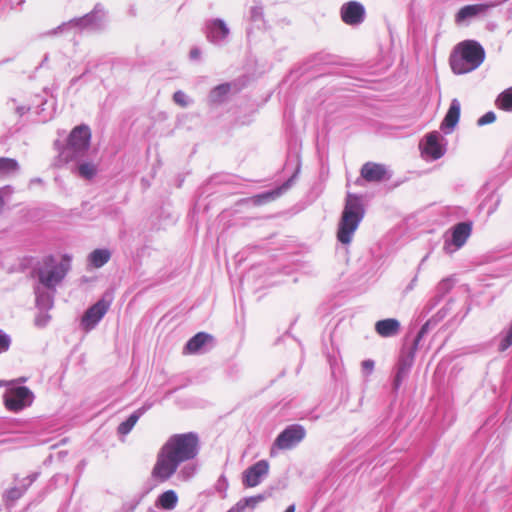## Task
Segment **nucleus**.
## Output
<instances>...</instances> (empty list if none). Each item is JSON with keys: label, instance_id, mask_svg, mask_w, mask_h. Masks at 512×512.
I'll use <instances>...</instances> for the list:
<instances>
[{"label": "nucleus", "instance_id": "nucleus-45", "mask_svg": "<svg viewBox=\"0 0 512 512\" xmlns=\"http://www.w3.org/2000/svg\"><path fill=\"white\" fill-rule=\"evenodd\" d=\"M395 382H396V383H395L396 387H398V386H399V383H400V376H399V374L397 375V377H396V381H395Z\"/></svg>", "mask_w": 512, "mask_h": 512}, {"label": "nucleus", "instance_id": "nucleus-6", "mask_svg": "<svg viewBox=\"0 0 512 512\" xmlns=\"http://www.w3.org/2000/svg\"><path fill=\"white\" fill-rule=\"evenodd\" d=\"M91 140V131L87 125L76 126L68 137L66 147L61 156L66 161L78 160L88 151Z\"/></svg>", "mask_w": 512, "mask_h": 512}, {"label": "nucleus", "instance_id": "nucleus-26", "mask_svg": "<svg viewBox=\"0 0 512 512\" xmlns=\"http://www.w3.org/2000/svg\"><path fill=\"white\" fill-rule=\"evenodd\" d=\"M110 257L109 250L96 249L89 255V261L94 267L100 268L110 260Z\"/></svg>", "mask_w": 512, "mask_h": 512}, {"label": "nucleus", "instance_id": "nucleus-2", "mask_svg": "<svg viewBox=\"0 0 512 512\" xmlns=\"http://www.w3.org/2000/svg\"><path fill=\"white\" fill-rule=\"evenodd\" d=\"M485 59L483 47L476 41L467 40L458 44L450 57L454 73L465 74L477 69Z\"/></svg>", "mask_w": 512, "mask_h": 512}, {"label": "nucleus", "instance_id": "nucleus-25", "mask_svg": "<svg viewBox=\"0 0 512 512\" xmlns=\"http://www.w3.org/2000/svg\"><path fill=\"white\" fill-rule=\"evenodd\" d=\"M263 5L260 1L254 0L253 5L249 8L248 20L252 22L255 26L260 28L264 26V11Z\"/></svg>", "mask_w": 512, "mask_h": 512}, {"label": "nucleus", "instance_id": "nucleus-4", "mask_svg": "<svg viewBox=\"0 0 512 512\" xmlns=\"http://www.w3.org/2000/svg\"><path fill=\"white\" fill-rule=\"evenodd\" d=\"M70 269V259L64 257L58 261L52 256L45 257L35 269L38 284L48 290H56Z\"/></svg>", "mask_w": 512, "mask_h": 512}, {"label": "nucleus", "instance_id": "nucleus-30", "mask_svg": "<svg viewBox=\"0 0 512 512\" xmlns=\"http://www.w3.org/2000/svg\"><path fill=\"white\" fill-rule=\"evenodd\" d=\"M497 105L503 110L512 111V88L505 90L499 95Z\"/></svg>", "mask_w": 512, "mask_h": 512}, {"label": "nucleus", "instance_id": "nucleus-23", "mask_svg": "<svg viewBox=\"0 0 512 512\" xmlns=\"http://www.w3.org/2000/svg\"><path fill=\"white\" fill-rule=\"evenodd\" d=\"M178 504V495L174 490H167L160 494L156 506L165 510H173Z\"/></svg>", "mask_w": 512, "mask_h": 512}, {"label": "nucleus", "instance_id": "nucleus-20", "mask_svg": "<svg viewBox=\"0 0 512 512\" xmlns=\"http://www.w3.org/2000/svg\"><path fill=\"white\" fill-rule=\"evenodd\" d=\"M36 478H37L36 473L31 474V475L25 477L21 481V484L19 486H16V487H13V488L7 490L4 495V499H5L6 503H9V502L13 503L16 500H18L19 498H21L22 495L27 491L29 486L36 480Z\"/></svg>", "mask_w": 512, "mask_h": 512}, {"label": "nucleus", "instance_id": "nucleus-3", "mask_svg": "<svg viewBox=\"0 0 512 512\" xmlns=\"http://www.w3.org/2000/svg\"><path fill=\"white\" fill-rule=\"evenodd\" d=\"M364 217L361 199L351 193L347 194L346 203L339 222L337 238L342 244H349Z\"/></svg>", "mask_w": 512, "mask_h": 512}, {"label": "nucleus", "instance_id": "nucleus-19", "mask_svg": "<svg viewBox=\"0 0 512 512\" xmlns=\"http://www.w3.org/2000/svg\"><path fill=\"white\" fill-rule=\"evenodd\" d=\"M36 296V305L39 310L48 311L54 305L55 290H48L43 286L36 285L34 287Z\"/></svg>", "mask_w": 512, "mask_h": 512}, {"label": "nucleus", "instance_id": "nucleus-29", "mask_svg": "<svg viewBox=\"0 0 512 512\" xmlns=\"http://www.w3.org/2000/svg\"><path fill=\"white\" fill-rule=\"evenodd\" d=\"M78 174L85 179H92L97 173V166L91 162H82L78 165Z\"/></svg>", "mask_w": 512, "mask_h": 512}, {"label": "nucleus", "instance_id": "nucleus-33", "mask_svg": "<svg viewBox=\"0 0 512 512\" xmlns=\"http://www.w3.org/2000/svg\"><path fill=\"white\" fill-rule=\"evenodd\" d=\"M295 176H292L290 179H288L281 187H279L277 190L273 191V192H269V193H266L265 195H263V197L265 198H268V199H273L279 195H281L283 192H285L286 190H288L291 185H292V182L294 180Z\"/></svg>", "mask_w": 512, "mask_h": 512}, {"label": "nucleus", "instance_id": "nucleus-10", "mask_svg": "<svg viewBox=\"0 0 512 512\" xmlns=\"http://www.w3.org/2000/svg\"><path fill=\"white\" fill-rule=\"evenodd\" d=\"M203 32L206 39L217 46L227 43L230 29L226 22L220 18L208 19L204 23Z\"/></svg>", "mask_w": 512, "mask_h": 512}, {"label": "nucleus", "instance_id": "nucleus-38", "mask_svg": "<svg viewBox=\"0 0 512 512\" xmlns=\"http://www.w3.org/2000/svg\"><path fill=\"white\" fill-rule=\"evenodd\" d=\"M374 365H375V363L373 360H371V359L364 360L361 364L362 372L365 375H370L374 370Z\"/></svg>", "mask_w": 512, "mask_h": 512}, {"label": "nucleus", "instance_id": "nucleus-46", "mask_svg": "<svg viewBox=\"0 0 512 512\" xmlns=\"http://www.w3.org/2000/svg\"><path fill=\"white\" fill-rule=\"evenodd\" d=\"M3 204H4L3 198L0 196V208L3 206Z\"/></svg>", "mask_w": 512, "mask_h": 512}, {"label": "nucleus", "instance_id": "nucleus-43", "mask_svg": "<svg viewBox=\"0 0 512 512\" xmlns=\"http://www.w3.org/2000/svg\"><path fill=\"white\" fill-rule=\"evenodd\" d=\"M295 504H291L287 507L285 512H295Z\"/></svg>", "mask_w": 512, "mask_h": 512}, {"label": "nucleus", "instance_id": "nucleus-17", "mask_svg": "<svg viewBox=\"0 0 512 512\" xmlns=\"http://www.w3.org/2000/svg\"><path fill=\"white\" fill-rule=\"evenodd\" d=\"M460 110V102L458 101V99H453L440 126L441 130L445 134H450L456 127L460 118Z\"/></svg>", "mask_w": 512, "mask_h": 512}, {"label": "nucleus", "instance_id": "nucleus-18", "mask_svg": "<svg viewBox=\"0 0 512 512\" xmlns=\"http://www.w3.org/2000/svg\"><path fill=\"white\" fill-rule=\"evenodd\" d=\"M153 402L146 401L140 408L134 411L125 421L119 424L117 432L120 435H127L136 425L139 418L152 408Z\"/></svg>", "mask_w": 512, "mask_h": 512}, {"label": "nucleus", "instance_id": "nucleus-12", "mask_svg": "<svg viewBox=\"0 0 512 512\" xmlns=\"http://www.w3.org/2000/svg\"><path fill=\"white\" fill-rule=\"evenodd\" d=\"M422 154L426 159L437 160L446 152V143L443 136L433 131L428 133L425 140L420 144Z\"/></svg>", "mask_w": 512, "mask_h": 512}, {"label": "nucleus", "instance_id": "nucleus-42", "mask_svg": "<svg viewBox=\"0 0 512 512\" xmlns=\"http://www.w3.org/2000/svg\"><path fill=\"white\" fill-rule=\"evenodd\" d=\"M28 110H29V109H28V108H26V107H24V106H22V107H18V108H17V112H18L20 115L25 114Z\"/></svg>", "mask_w": 512, "mask_h": 512}, {"label": "nucleus", "instance_id": "nucleus-35", "mask_svg": "<svg viewBox=\"0 0 512 512\" xmlns=\"http://www.w3.org/2000/svg\"><path fill=\"white\" fill-rule=\"evenodd\" d=\"M48 311L40 310L38 315L35 318V325L38 327H45L50 321V315L47 313Z\"/></svg>", "mask_w": 512, "mask_h": 512}, {"label": "nucleus", "instance_id": "nucleus-28", "mask_svg": "<svg viewBox=\"0 0 512 512\" xmlns=\"http://www.w3.org/2000/svg\"><path fill=\"white\" fill-rule=\"evenodd\" d=\"M18 169L19 165L15 159L0 157V177L16 173Z\"/></svg>", "mask_w": 512, "mask_h": 512}, {"label": "nucleus", "instance_id": "nucleus-11", "mask_svg": "<svg viewBox=\"0 0 512 512\" xmlns=\"http://www.w3.org/2000/svg\"><path fill=\"white\" fill-rule=\"evenodd\" d=\"M111 305V300L102 298L89 307L81 319V327L86 332L93 330L105 316Z\"/></svg>", "mask_w": 512, "mask_h": 512}, {"label": "nucleus", "instance_id": "nucleus-15", "mask_svg": "<svg viewBox=\"0 0 512 512\" xmlns=\"http://www.w3.org/2000/svg\"><path fill=\"white\" fill-rule=\"evenodd\" d=\"M361 177L368 182L389 180L391 173L383 164L367 162L361 168Z\"/></svg>", "mask_w": 512, "mask_h": 512}, {"label": "nucleus", "instance_id": "nucleus-37", "mask_svg": "<svg viewBox=\"0 0 512 512\" xmlns=\"http://www.w3.org/2000/svg\"><path fill=\"white\" fill-rule=\"evenodd\" d=\"M495 120H496L495 113L493 111H489L477 120V125L484 126V125L493 123Z\"/></svg>", "mask_w": 512, "mask_h": 512}, {"label": "nucleus", "instance_id": "nucleus-34", "mask_svg": "<svg viewBox=\"0 0 512 512\" xmlns=\"http://www.w3.org/2000/svg\"><path fill=\"white\" fill-rule=\"evenodd\" d=\"M173 100L181 107H187L191 103V100L188 98V96L181 90L174 93Z\"/></svg>", "mask_w": 512, "mask_h": 512}, {"label": "nucleus", "instance_id": "nucleus-36", "mask_svg": "<svg viewBox=\"0 0 512 512\" xmlns=\"http://www.w3.org/2000/svg\"><path fill=\"white\" fill-rule=\"evenodd\" d=\"M11 345V338L8 334L0 330V354L8 351Z\"/></svg>", "mask_w": 512, "mask_h": 512}, {"label": "nucleus", "instance_id": "nucleus-5", "mask_svg": "<svg viewBox=\"0 0 512 512\" xmlns=\"http://www.w3.org/2000/svg\"><path fill=\"white\" fill-rule=\"evenodd\" d=\"M106 12L101 4H96L94 9L82 17L73 18L67 22H63L50 34H63V33H81L85 30H97L103 27L105 23Z\"/></svg>", "mask_w": 512, "mask_h": 512}, {"label": "nucleus", "instance_id": "nucleus-22", "mask_svg": "<svg viewBox=\"0 0 512 512\" xmlns=\"http://www.w3.org/2000/svg\"><path fill=\"white\" fill-rule=\"evenodd\" d=\"M212 341L213 337L211 335L204 332H199L187 342L185 349L189 353H199L204 350L206 344Z\"/></svg>", "mask_w": 512, "mask_h": 512}, {"label": "nucleus", "instance_id": "nucleus-9", "mask_svg": "<svg viewBox=\"0 0 512 512\" xmlns=\"http://www.w3.org/2000/svg\"><path fill=\"white\" fill-rule=\"evenodd\" d=\"M472 232V224L470 222H460L453 226L450 235H445L443 251L446 254H453L466 243Z\"/></svg>", "mask_w": 512, "mask_h": 512}, {"label": "nucleus", "instance_id": "nucleus-13", "mask_svg": "<svg viewBox=\"0 0 512 512\" xmlns=\"http://www.w3.org/2000/svg\"><path fill=\"white\" fill-rule=\"evenodd\" d=\"M269 468L267 460H259L243 472V485L245 487L258 486L268 476Z\"/></svg>", "mask_w": 512, "mask_h": 512}, {"label": "nucleus", "instance_id": "nucleus-7", "mask_svg": "<svg viewBox=\"0 0 512 512\" xmlns=\"http://www.w3.org/2000/svg\"><path fill=\"white\" fill-rule=\"evenodd\" d=\"M305 429L298 424H293L285 428L275 439L270 455L275 456L277 450H288L298 445L305 437Z\"/></svg>", "mask_w": 512, "mask_h": 512}, {"label": "nucleus", "instance_id": "nucleus-47", "mask_svg": "<svg viewBox=\"0 0 512 512\" xmlns=\"http://www.w3.org/2000/svg\"><path fill=\"white\" fill-rule=\"evenodd\" d=\"M492 197H496V203H498V202H499V198H498V196H497V195L492 194Z\"/></svg>", "mask_w": 512, "mask_h": 512}, {"label": "nucleus", "instance_id": "nucleus-14", "mask_svg": "<svg viewBox=\"0 0 512 512\" xmlns=\"http://www.w3.org/2000/svg\"><path fill=\"white\" fill-rule=\"evenodd\" d=\"M342 21L350 26L361 24L365 19V8L357 1H350L342 5L340 9Z\"/></svg>", "mask_w": 512, "mask_h": 512}, {"label": "nucleus", "instance_id": "nucleus-44", "mask_svg": "<svg viewBox=\"0 0 512 512\" xmlns=\"http://www.w3.org/2000/svg\"><path fill=\"white\" fill-rule=\"evenodd\" d=\"M78 80H79V77L72 78L71 81H70V85L71 86L74 85Z\"/></svg>", "mask_w": 512, "mask_h": 512}, {"label": "nucleus", "instance_id": "nucleus-24", "mask_svg": "<svg viewBox=\"0 0 512 512\" xmlns=\"http://www.w3.org/2000/svg\"><path fill=\"white\" fill-rule=\"evenodd\" d=\"M199 465L193 460L182 463L177 469V477L182 481H189L198 472Z\"/></svg>", "mask_w": 512, "mask_h": 512}, {"label": "nucleus", "instance_id": "nucleus-1", "mask_svg": "<svg viewBox=\"0 0 512 512\" xmlns=\"http://www.w3.org/2000/svg\"><path fill=\"white\" fill-rule=\"evenodd\" d=\"M200 451V440L195 432L174 434L162 445L156 456L151 477L158 483L168 481L182 463L194 460Z\"/></svg>", "mask_w": 512, "mask_h": 512}, {"label": "nucleus", "instance_id": "nucleus-40", "mask_svg": "<svg viewBox=\"0 0 512 512\" xmlns=\"http://www.w3.org/2000/svg\"><path fill=\"white\" fill-rule=\"evenodd\" d=\"M201 50L198 47H193L190 50L189 57L191 60H199L201 58Z\"/></svg>", "mask_w": 512, "mask_h": 512}, {"label": "nucleus", "instance_id": "nucleus-31", "mask_svg": "<svg viewBox=\"0 0 512 512\" xmlns=\"http://www.w3.org/2000/svg\"><path fill=\"white\" fill-rule=\"evenodd\" d=\"M453 286L454 280L451 277L442 279L436 287V292L440 297H443L452 289Z\"/></svg>", "mask_w": 512, "mask_h": 512}, {"label": "nucleus", "instance_id": "nucleus-8", "mask_svg": "<svg viewBox=\"0 0 512 512\" xmlns=\"http://www.w3.org/2000/svg\"><path fill=\"white\" fill-rule=\"evenodd\" d=\"M33 392L25 386L11 387L4 394V404L12 412H19L32 405Z\"/></svg>", "mask_w": 512, "mask_h": 512}, {"label": "nucleus", "instance_id": "nucleus-27", "mask_svg": "<svg viewBox=\"0 0 512 512\" xmlns=\"http://www.w3.org/2000/svg\"><path fill=\"white\" fill-rule=\"evenodd\" d=\"M230 84L224 83L216 86L214 89L211 90L209 94V100L212 103H221L225 100L226 96L228 95L230 91Z\"/></svg>", "mask_w": 512, "mask_h": 512}, {"label": "nucleus", "instance_id": "nucleus-16", "mask_svg": "<svg viewBox=\"0 0 512 512\" xmlns=\"http://www.w3.org/2000/svg\"><path fill=\"white\" fill-rule=\"evenodd\" d=\"M490 8L488 4H473L462 7L455 15V23L457 25L464 24L470 20L476 18L479 15H483Z\"/></svg>", "mask_w": 512, "mask_h": 512}, {"label": "nucleus", "instance_id": "nucleus-21", "mask_svg": "<svg viewBox=\"0 0 512 512\" xmlns=\"http://www.w3.org/2000/svg\"><path fill=\"white\" fill-rule=\"evenodd\" d=\"M375 330L381 337H392L399 333L400 322L395 318H387L377 321Z\"/></svg>", "mask_w": 512, "mask_h": 512}, {"label": "nucleus", "instance_id": "nucleus-48", "mask_svg": "<svg viewBox=\"0 0 512 512\" xmlns=\"http://www.w3.org/2000/svg\"><path fill=\"white\" fill-rule=\"evenodd\" d=\"M32 182L39 183V182H41V179H35V180H32Z\"/></svg>", "mask_w": 512, "mask_h": 512}, {"label": "nucleus", "instance_id": "nucleus-32", "mask_svg": "<svg viewBox=\"0 0 512 512\" xmlns=\"http://www.w3.org/2000/svg\"><path fill=\"white\" fill-rule=\"evenodd\" d=\"M266 499L265 495H256L247 497L240 500V503L242 504L243 509L245 510L246 507L255 508L260 502L264 501Z\"/></svg>", "mask_w": 512, "mask_h": 512}, {"label": "nucleus", "instance_id": "nucleus-39", "mask_svg": "<svg viewBox=\"0 0 512 512\" xmlns=\"http://www.w3.org/2000/svg\"><path fill=\"white\" fill-rule=\"evenodd\" d=\"M228 487V481L224 476H221L216 484V489L219 492H225Z\"/></svg>", "mask_w": 512, "mask_h": 512}, {"label": "nucleus", "instance_id": "nucleus-41", "mask_svg": "<svg viewBox=\"0 0 512 512\" xmlns=\"http://www.w3.org/2000/svg\"><path fill=\"white\" fill-rule=\"evenodd\" d=\"M425 332H426V326H423V327L420 329V331L418 332V334H417V337H416V340H415L416 344H417V343L420 341V339L424 336Z\"/></svg>", "mask_w": 512, "mask_h": 512}]
</instances>
